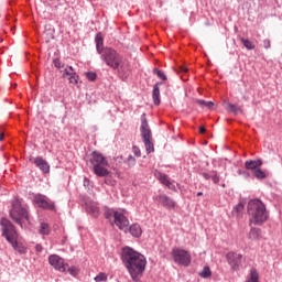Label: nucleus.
I'll return each mask as SVG.
<instances>
[{
	"mask_svg": "<svg viewBox=\"0 0 282 282\" xmlns=\"http://www.w3.org/2000/svg\"><path fill=\"white\" fill-rule=\"evenodd\" d=\"M199 133H206V128L204 126H200L199 127Z\"/></svg>",
	"mask_w": 282,
	"mask_h": 282,
	"instance_id": "45",
	"label": "nucleus"
},
{
	"mask_svg": "<svg viewBox=\"0 0 282 282\" xmlns=\"http://www.w3.org/2000/svg\"><path fill=\"white\" fill-rule=\"evenodd\" d=\"M140 133L145 147L147 154L149 155L150 153H153L155 151V147L153 145V134L151 133V128L149 127L145 112L141 115Z\"/></svg>",
	"mask_w": 282,
	"mask_h": 282,
	"instance_id": "5",
	"label": "nucleus"
},
{
	"mask_svg": "<svg viewBox=\"0 0 282 282\" xmlns=\"http://www.w3.org/2000/svg\"><path fill=\"white\" fill-rule=\"evenodd\" d=\"M165 186H166L170 191H175V184L171 183V181H167V183L165 184Z\"/></svg>",
	"mask_w": 282,
	"mask_h": 282,
	"instance_id": "43",
	"label": "nucleus"
},
{
	"mask_svg": "<svg viewBox=\"0 0 282 282\" xmlns=\"http://www.w3.org/2000/svg\"><path fill=\"white\" fill-rule=\"evenodd\" d=\"M113 221L119 230H123V232H127V230H129V218H127L124 214L120 212L116 213Z\"/></svg>",
	"mask_w": 282,
	"mask_h": 282,
	"instance_id": "13",
	"label": "nucleus"
},
{
	"mask_svg": "<svg viewBox=\"0 0 282 282\" xmlns=\"http://www.w3.org/2000/svg\"><path fill=\"white\" fill-rule=\"evenodd\" d=\"M240 41H241L243 47H246V50H254V47H257L254 45V42H252L246 37L240 39Z\"/></svg>",
	"mask_w": 282,
	"mask_h": 282,
	"instance_id": "31",
	"label": "nucleus"
},
{
	"mask_svg": "<svg viewBox=\"0 0 282 282\" xmlns=\"http://www.w3.org/2000/svg\"><path fill=\"white\" fill-rule=\"evenodd\" d=\"M128 230L135 239H140V237H142V227L139 224H132Z\"/></svg>",
	"mask_w": 282,
	"mask_h": 282,
	"instance_id": "21",
	"label": "nucleus"
},
{
	"mask_svg": "<svg viewBox=\"0 0 282 282\" xmlns=\"http://www.w3.org/2000/svg\"><path fill=\"white\" fill-rule=\"evenodd\" d=\"M202 177L204 180H212L213 184H219L221 177L219 176V173L215 170H212L209 172H203L200 173Z\"/></svg>",
	"mask_w": 282,
	"mask_h": 282,
	"instance_id": "16",
	"label": "nucleus"
},
{
	"mask_svg": "<svg viewBox=\"0 0 282 282\" xmlns=\"http://www.w3.org/2000/svg\"><path fill=\"white\" fill-rule=\"evenodd\" d=\"M261 166H263V161L261 159L245 162V169H247V171H252V173Z\"/></svg>",
	"mask_w": 282,
	"mask_h": 282,
	"instance_id": "18",
	"label": "nucleus"
},
{
	"mask_svg": "<svg viewBox=\"0 0 282 282\" xmlns=\"http://www.w3.org/2000/svg\"><path fill=\"white\" fill-rule=\"evenodd\" d=\"M226 109L229 113H235V116H237V113L243 112V110L241 108H239L237 105L230 104V102L227 104Z\"/></svg>",
	"mask_w": 282,
	"mask_h": 282,
	"instance_id": "25",
	"label": "nucleus"
},
{
	"mask_svg": "<svg viewBox=\"0 0 282 282\" xmlns=\"http://www.w3.org/2000/svg\"><path fill=\"white\" fill-rule=\"evenodd\" d=\"M70 274H74V269H69Z\"/></svg>",
	"mask_w": 282,
	"mask_h": 282,
	"instance_id": "49",
	"label": "nucleus"
},
{
	"mask_svg": "<svg viewBox=\"0 0 282 282\" xmlns=\"http://www.w3.org/2000/svg\"><path fill=\"white\" fill-rule=\"evenodd\" d=\"M53 64H54V67H56V69H59V72L61 69H64L67 67V65L61 63V58L53 59Z\"/></svg>",
	"mask_w": 282,
	"mask_h": 282,
	"instance_id": "36",
	"label": "nucleus"
},
{
	"mask_svg": "<svg viewBox=\"0 0 282 282\" xmlns=\"http://www.w3.org/2000/svg\"><path fill=\"white\" fill-rule=\"evenodd\" d=\"M76 69L74 66L66 65L65 68L61 69L62 78L68 79L70 76L75 74Z\"/></svg>",
	"mask_w": 282,
	"mask_h": 282,
	"instance_id": "24",
	"label": "nucleus"
},
{
	"mask_svg": "<svg viewBox=\"0 0 282 282\" xmlns=\"http://www.w3.org/2000/svg\"><path fill=\"white\" fill-rule=\"evenodd\" d=\"M116 213H118V212H116L113 208L105 207L104 217H105V219H111V217H113V219H115Z\"/></svg>",
	"mask_w": 282,
	"mask_h": 282,
	"instance_id": "29",
	"label": "nucleus"
},
{
	"mask_svg": "<svg viewBox=\"0 0 282 282\" xmlns=\"http://www.w3.org/2000/svg\"><path fill=\"white\" fill-rule=\"evenodd\" d=\"M247 213L249 215V224H253V226H263L270 219L265 204L259 198L249 200Z\"/></svg>",
	"mask_w": 282,
	"mask_h": 282,
	"instance_id": "2",
	"label": "nucleus"
},
{
	"mask_svg": "<svg viewBox=\"0 0 282 282\" xmlns=\"http://www.w3.org/2000/svg\"><path fill=\"white\" fill-rule=\"evenodd\" d=\"M121 261L128 270L132 281L140 282L147 270V258L131 247H123L121 250Z\"/></svg>",
	"mask_w": 282,
	"mask_h": 282,
	"instance_id": "1",
	"label": "nucleus"
},
{
	"mask_svg": "<svg viewBox=\"0 0 282 282\" xmlns=\"http://www.w3.org/2000/svg\"><path fill=\"white\" fill-rule=\"evenodd\" d=\"M226 259H227V263L230 267V269L234 272H237V270H239V267L241 265L243 254L235 252V251H229L228 253H226Z\"/></svg>",
	"mask_w": 282,
	"mask_h": 282,
	"instance_id": "10",
	"label": "nucleus"
},
{
	"mask_svg": "<svg viewBox=\"0 0 282 282\" xmlns=\"http://www.w3.org/2000/svg\"><path fill=\"white\" fill-rule=\"evenodd\" d=\"M95 42H96V50L98 54H101L105 51V40L102 39V35H100V33H98L95 36Z\"/></svg>",
	"mask_w": 282,
	"mask_h": 282,
	"instance_id": "22",
	"label": "nucleus"
},
{
	"mask_svg": "<svg viewBox=\"0 0 282 282\" xmlns=\"http://www.w3.org/2000/svg\"><path fill=\"white\" fill-rule=\"evenodd\" d=\"M2 237L7 239L8 243L12 246L15 252L19 254H28V247L19 242V232H17V227L8 218H2L0 220Z\"/></svg>",
	"mask_w": 282,
	"mask_h": 282,
	"instance_id": "3",
	"label": "nucleus"
},
{
	"mask_svg": "<svg viewBox=\"0 0 282 282\" xmlns=\"http://www.w3.org/2000/svg\"><path fill=\"white\" fill-rule=\"evenodd\" d=\"M87 80H90V83H94L96 78H98V75L94 72H87L86 73Z\"/></svg>",
	"mask_w": 282,
	"mask_h": 282,
	"instance_id": "39",
	"label": "nucleus"
},
{
	"mask_svg": "<svg viewBox=\"0 0 282 282\" xmlns=\"http://www.w3.org/2000/svg\"><path fill=\"white\" fill-rule=\"evenodd\" d=\"M163 83L162 82H158L154 86H153V90H152V99L154 105L159 106L160 105V86H162Z\"/></svg>",
	"mask_w": 282,
	"mask_h": 282,
	"instance_id": "20",
	"label": "nucleus"
},
{
	"mask_svg": "<svg viewBox=\"0 0 282 282\" xmlns=\"http://www.w3.org/2000/svg\"><path fill=\"white\" fill-rule=\"evenodd\" d=\"M85 209L88 215H91V217L98 218L100 215V208L98 207V203L87 199L85 202Z\"/></svg>",
	"mask_w": 282,
	"mask_h": 282,
	"instance_id": "15",
	"label": "nucleus"
},
{
	"mask_svg": "<svg viewBox=\"0 0 282 282\" xmlns=\"http://www.w3.org/2000/svg\"><path fill=\"white\" fill-rule=\"evenodd\" d=\"M196 195H197V197H202V195H204V193L198 192Z\"/></svg>",
	"mask_w": 282,
	"mask_h": 282,
	"instance_id": "48",
	"label": "nucleus"
},
{
	"mask_svg": "<svg viewBox=\"0 0 282 282\" xmlns=\"http://www.w3.org/2000/svg\"><path fill=\"white\" fill-rule=\"evenodd\" d=\"M252 175H253V177H256V180H265V177H268L265 172H263V170H261L260 167H258L256 171H253Z\"/></svg>",
	"mask_w": 282,
	"mask_h": 282,
	"instance_id": "30",
	"label": "nucleus"
},
{
	"mask_svg": "<svg viewBox=\"0 0 282 282\" xmlns=\"http://www.w3.org/2000/svg\"><path fill=\"white\" fill-rule=\"evenodd\" d=\"M39 232L40 235H50V224L41 223Z\"/></svg>",
	"mask_w": 282,
	"mask_h": 282,
	"instance_id": "34",
	"label": "nucleus"
},
{
	"mask_svg": "<svg viewBox=\"0 0 282 282\" xmlns=\"http://www.w3.org/2000/svg\"><path fill=\"white\" fill-rule=\"evenodd\" d=\"M245 208L246 205H243V203L237 204L232 209L234 217H237V219H241Z\"/></svg>",
	"mask_w": 282,
	"mask_h": 282,
	"instance_id": "23",
	"label": "nucleus"
},
{
	"mask_svg": "<svg viewBox=\"0 0 282 282\" xmlns=\"http://www.w3.org/2000/svg\"><path fill=\"white\" fill-rule=\"evenodd\" d=\"M9 214L11 219L21 228H23V219H25V221H30L28 208L23 207V205H21V200L19 199L12 200V208L10 209Z\"/></svg>",
	"mask_w": 282,
	"mask_h": 282,
	"instance_id": "6",
	"label": "nucleus"
},
{
	"mask_svg": "<svg viewBox=\"0 0 282 282\" xmlns=\"http://www.w3.org/2000/svg\"><path fill=\"white\" fill-rule=\"evenodd\" d=\"M153 74H156L158 75V78H160L161 80H167V77L166 75L164 74V72L158 69V68H154L153 69Z\"/></svg>",
	"mask_w": 282,
	"mask_h": 282,
	"instance_id": "37",
	"label": "nucleus"
},
{
	"mask_svg": "<svg viewBox=\"0 0 282 282\" xmlns=\"http://www.w3.org/2000/svg\"><path fill=\"white\" fill-rule=\"evenodd\" d=\"M90 164L97 177H107V175H109L110 172L107 170V166H109V161H107V158H105L102 153L93 151Z\"/></svg>",
	"mask_w": 282,
	"mask_h": 282,
	"instance_id": "4",
	"label": "nucleus"
},
{
	"mask_svg": "<svg viewBox=\"0 0 282 282\" xmlns=\"http://www.w3.org/2000/svg\"><path fill=\"white\" fill-rule=\"evenodd\" d=\"M34 164L40 169V171H43L44 173H50V163L44 160L43 156H36L34 159Z\"/></svg>",
	"mask_w": 282,
	"mask_h": 282,
	"instance_id": "17",
	"label": "nucleus"
},
{
	"mask_svg": "<svg viewBox=\"0 0 282 282\" xmlns=\"http://www.w3.org/2000/svg\"><path fill=\"white\" fill-rule=\"evenodd\" d=\"M196 105H199V107H207V109H213L215 107V102L213 101H206L204 99H196Z\"/></svg>",
	"mask_w": 282,
	"mask_h": 282,
	"instance_id": "28",
	"label": "nucleus"
},
{
	"mask_svg": "<svg viewBox=\"0 0 282 282\" xmlns=\"http://www.w3.org/2000/svg\"><path fill=\"white\" fill-rule=\"evenodd\" d=\"M4 134L0 133V142H3Z\"/></svg>",
	"mask_w": 282,
	"mask_h": 282,
	"instance_id": "47",
	"label": "nucleus"
},
{
	"mask_svg": "<svg viewBox=\"0 0 282 282\" xmlns=\"http://www.w3.org/2000/svg\"><path fill=\"white\" fill-rule=\"evenodd\" d=\"M263 238V231H261V228L252 227L249 231L248 239L251 241H260V239Z\"/></svg>",
	"mask_w": 282,
	"mask_h": 282,
	"instance_id": "19",
	"label": "nucleus"
},
{
	"mask_svg": "<svg viewBox=\"0 0 282 282\" xmlns=\"http://www.w3.org/2000/svg\"><path fill=\"white\" fill-rule=\"evenodd\" d=\"M132 152L134 153L135 158H142V152L140 151V148H138V145L132 147Z\"/></svg>",
	"mask_w": 282,
	"mask_h": 282,
	"instance_id": "40",
	"label": "nucleus"
},
{
	"mask_svg": "<svg viewBox=\"0 0 282 282\" xmlns=\"http://www.w3.org/2000/svg\"><path fill=\"white\" fill-rule=\"evenodd\" d=\"M238 175H242L243 177H250V172L246 170H239Z\"/></svg>",
	"mask_w": 282,
	"mask_h": 282,
	"instance_id": "42",
	"label": "nucleus"
},
{
	"mask_svg": "<svg viewBox=\"0 0 282 282\" xmlns=\"http://www.w3.org/2000/svg\"><path fill=\"white\" fill-rule=\"evenodd\" d=\"M123 163L128 166V169H133V166H135V158L133 155H129L127 158V160L123 161Z\"/></svg>",
	"mask_w": 282,
	"mask_h": 282,
	"instance_id": "33",
	"label": "nucleus"
},
{
	"mask_svg": "<svg viewBox=\"0 0 282 282\" xmlns=\"http://www.w3.org/2000/svg\"><path fill=\"white\" fill-rule=\"evenodd\" d=\"M221 187H223V188H226V184H225V183H223V184H221Z\"/></svg>",
	"mask_w": 282,
	"mask_h": 282,
	"instance_id": "50",
	"label": "nucleus"
},
{
	"mask_svg": "<svg viewBox=\"0 0 282 282\" xmlns=\"http://www.w3.org/2000/svg\"><path fill=\"white\" fill-rule=\"evenodd\" d=\"M200 279H210L213 276V271H210V267L206 265L203 270L198 273Z\"/></svg>",
	"mask_w": 282,
	"mask_h": 282,
	"instance_id": "27",
	"label": "nucleus"
},
{
	"mask_svg": "<svg viewBox=\"0 0 282 282\" xmlns=\"http://www.w3.org/2000/svg\"><path fill=\"white\" fill-rule=\"evenodd\" d=\"M69 85H78V80H80V76H78V73L76 70L67 78Z\"/></svg>",
	"mask_w": 282,
	"mask_h": 282,
	"instance_id": "32",
	"label": "nucleus"
},
{
	"mask_svg": "<svg viewBox=\"0 0 282 282\" xmlns=\"http://www.w3.org/2000/svg\"><path fill=\"white\" fill-rule=\"evenodd\" d=\"M118 72L120 78H122V80H127V78H129V76H131V62H129V59L121 57V61L119 63V66L115 69Z\"/></svg>",
	"mask_w": 282,
	"mask_h": 282,
	"instance_id": "12",
	"label": "nucleus"
},
{
	"mask_svg": "<svg viewBox=\"0 0 282 282\" xmlns=\"http://www.w3.org/2000/svg\"><path fill=\"white\" fill-rule=\"evenodd\" d=\"M158 180L159 182H161V184H163L164 186H166V184H169V175L166 174H162V173H159L158 175Z\"/></svg>",
	"mask_w": 282,
	"mask_h": 282,
	"instance_id": "35",
	"label": "nucleus"
},
{
	"mask_svg": "<svg viewBox=\"0 0 282 282\" xmlns=\"http://www.w3.org/2000/svg\"><path fill=\"white\" fill-rule=\"evenodd\" d=\"M35 251L43 252V246L42 245H35Z\"/></svg>",
	"mask_w": 282,
	"mask_h": 282,
	"instance_id": "44",
	"label": "nucleus"
},
{
	"mask_svg": "<svg viewBox=\"0 0 282 282\" xmlns=\"http://www.w3.org/2000/svg\"><path fill=\"white\" fill-rule=\"evenodd\" d=\"M48 263L58 272H65L67 269L65 268V260L61 258L58 254H51L48 257Z\"/></svg>",
	"mask_w": 282,
	"mask_h": 282,
	"instance_id": "14",
	"label": "nucleus"
},
{
	"mask_svg": "<svg viewBox=\"0 0 282 282\" xmlns=\"http://www.w3.org/2000/svg\"><path fill=\"white\" fill-rule=\"evenodd\" d=\"M263 47L264 50H270V47H272L270 40H263Z\"/></svg>",
	"mask_w": 282,
	"mask_h": 282,
	"instance_id": "41",
	"label": "nucleus"
},
{
	"mask_svg": "<svg viewBox=\"0 0 282 282\" xmlns=\"http://www.w3.org/2000/svg\"><path fill=\"white\" fill-rule=\"evenodd\" d=\"M171 257L177 265H182L183 268H188L191 265L193 258L191 257V252L186 249H180L177 247L173 248L171 251Z\"/></svg>",
	"mask_w": 282,
	"mask_h": 282,
	"instance_id": "8",
	"label": "nucleus"
},
{
	"mask_svg": "<svg viewBox=\"0 0 282 282\" xmlns=\"http://www.w3.org/2000/svg\"><path fill=\"white\" fill-rule=\"evenodd\" d=\"M245 282H259V271L252 268L249 273V278Z\"/></svg>",
	"mask_w": 282,
	"mask_h": 282,
	"instance_id": "26",
	"label": "nucleus"
},
{
	"mask_svg": "<svg viewBox=\"0 0 282 282\" xmlns=\"http://www.w3.org/2000/svg\"><path fill=\"white\" fill-rule=\"evenodd\" d=\"M33 202L36 204V206H39V208H42L43 210H56V205L54 202L50 200V198L43 194L34 195Z\"/></svg>",
	"mask_w": 282,
	"mask_h": 282,
	"instance_id": "9",
	"label": "nucleus"
},
{
	"mask_svg": "<svg viewBox=\"0 0 282 282\" xmlns=\"http://www.w3.org/2000/svg\"><path fill=\"white\" fill-rule=\"evenodd\" d=\"M181 70L184 72V74H186V72H188V67L182 66V67H181Z\"/></svg>",
	"mask_w": 282,
	"mask_h": 282,
	"instance_id": "46",
	"label": "nucleus"
},
{
	"mask_svg": "<svg viewBox=\"0 0 282 282\" xmlns=\"http://www.w3.org/2000/svg\"><path fill=\"white\" fill-rule=\"evenodd\" d=\"M100 58L107 67L111 69H116L120 66V62L122 61V55L118 53L113 47L106 46L101 53H99Z\"/></svg>",
	"mask_w": 282,
	"mask_h": 282,
	"instance_id": "7",
	"label": "nucleus"
},
{
	"mask_svg": "<svg viewBox=\"0 0 282 282\" xmlns=\"http://www.w3.org/2000/svg\"><path fill=\"white\" fill-rule=\"evenodd\" d=\"M153 202H158L160 206H163V208H166L167 210H175V207L177 206V203L166 194L153 196Z\"/></svg>",
	"mask_w": 282,
	"mask_h": 282,
	"instance_id": "11",
	"label": "nucleus"
},
{
	"mask_svg": "<svg viewBox=\"0 0 282 282\" xmlns=\"http://www.w3.org/2000/svg\"><path fill=\"white\" fill-rule=\"evenodd\" d=\"M107 279H108V276H107V273H105V272H100L99 274H97L95 276L96 282L107 281Z\"/></svg>",
	"mask_w": 282,
	"mask_h": 282,
	"instance_id": "38",
	"label": "nucleus"
}]
</instances>
